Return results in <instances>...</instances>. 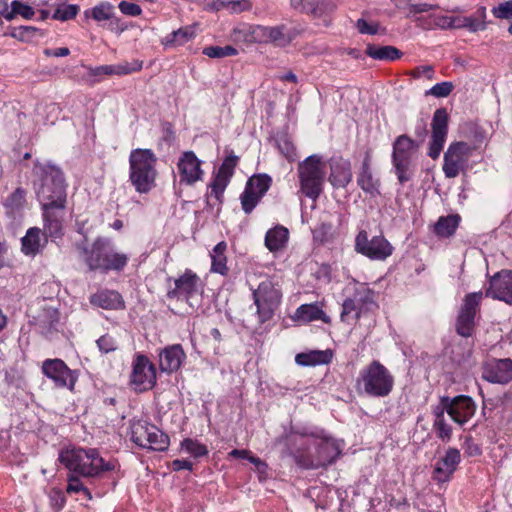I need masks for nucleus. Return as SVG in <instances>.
Segmentation results:
<instances>
[{"instance_id":"nucleus-1","label":"nucleus","mask_w":512,"mask_h":512,"mask_svg":"<svg viewBox=\"0 0 512 512\" xmlns=\"http://www.w3.org/2000/svg\"><path fill=\"white\" fill-rule=\"evenodd\" d=\"M33 175V188L41 208H66L67 185L61 169L49 163L36 162Z\"/></svg>"},{"instance_id":"nucleus-2","label":"nucleus","mask_w":512,"mask_h":512,"mask_svg":"<svg viewBox=\"0 0 512 512\" xmlns=\"http://www.w3.org/2000/svg\"><path fill=\"white\" fill-rule=\"evenodd\" d=\"M59 461L83 478H98L104 472L115 469L114 461H106L95 448L72 447L60 451Z\"/></svg>"},{"instance_id":"nucleus-3","label":"nucleus","mask_w":512,"mask_h":512,"mask_svg":"<svg viewBox=\"0 0 512 512\" xmlns=\"http://www.w3.org/2000/svg\"><path fill=\"white\" fill-rule=\"evenodd\" d=\"M80 259L89 271L107 273L111 270L121 271L127 265L128 257L115 252L112 242L106 237H97L91 245L77 244Z\"/></svg>"},{"instance_id":"nucleus-4","label":"nucleus","mask_w":512,"mask_h":512,"mask_svg":"<svg viewBox=\"0 0 512 512\" xmlns=\"http://www.w3.org/2000/svg\"><path fill=\"white\" fill-rule=\"evenodd\" d=\"M157 157L151 149L137 148L129 156V179L138 193H148L156 185Z\"/></svg>"},{"instance_id":"nucleus-5","label":"nucleus","mask_w":512,"mask_h":512,"mask_svg":"<svg viewBox=\"0 0 512 512\" xmlns=\"http://www.w3.org/2000/svg\"><path fill=\"white\" fill-rule=\"evenodd\" d=\"M393 385L394 378L389 370L374 360L360 371L355 387L359 394L386 397L392 391Z\"/></svg>"},{"instance_id":"nucleus-6","label":"nucleus","mask_w":512,"mask_h":512,"mask_svg":"<svg viewBox=\"0 0 512 512\" xmlns=\"http://www.w3.org/2000/svg\"><path fill=\"white\" fill-rule=\"evenodd\" d=\"M300 192L306 197L316 200L323 191L326 176V165L322 157L314 154L300 162L297 167Z\"/></svg>"},{"instance_id":"nucleus-7","label":"nucleus","mask_w":512,"mask_h":512,"mask_svg":"<svg viewBox=\"0 0 512 512\" xmlns=\"http://www.w3.org/2000/svg\"><path fill=\"white\" fill-rule=\"evenodd\" d=\"M252 295L259 321L264 323L270 320L282 299L281 287L276 277H264L257 288L253 289Z\"/></svg>"},{"instance_id":"nucleus-8","label":"nucleus","mask_w":512,"mask_h":512,"mask_svg":"<svg viewBox=\"0 0 512 512\" xmlns=\"http://www.w3.org/2000/svg\"><path fill=\"white\" fill-rule=\"evenodd\" d=\"M420 148V142L402 134L393 142L392 164L401 184L408 182L413 175V157Z\"/></svg>"},{"instance_id":"nucleus-9","label":"nucleus","mask_w":512,"mask_h":512,"mask_svg":"<svg viewBox=\"0 0 512 512\" xmlns=\"http://www.w3.org/2000/svg\"><path fill=\"white\" fill-rule=\"evenodd\" d=\"M311 435L320 440L315 458L306 459L295 455L296 463L305 469H316L332 464L341 453V447L338 441L328 436L323 430L312 433Z\"/></svg>"},{"instance_id":"nucleus-10","label":"nucleus","mask_w":512,"mask_h":512,"mask_svg":"<svg viewBox=\"0 0 512 512\" xmlns=\"http://www.w3.org/2000/svg\"><path fill=\"white\" fill-rule=\"evenodd\" d=\"M131 440L142 448L165 451L169 447V437L157 426L137 421L131 426Z\"/></svg>"},{"instance_id":"nucleus-11","label":"nucleus","mask_w":512,"mask_h":512,"mask_svg":"<svg viewBox=\"0 0 512 512\" xmlns=\"http://www.w3.org/2000/svg\"><path fill=\"white\" fill-rule=\"evenodd\" d=\"M131 366L129 383L133 389L137 392H146L153 389L157 383V372L150 359L144 354L137 353Z\"/></svg>"},{"instance_id":"nucleus-12","label":"nucleus","mask_w":512,"mask_h":512,"mask_svg":"<svg viewBox=\"0 0 512 512\" xmlns=\"http://www.w3.org/2000/svg\"><path fill=\"white\" fill-rule=\"evenodd\" d=\"M471 155V147L466 142H453L444 153L442 170L446 178H456L465 173Z\"/></svg>"},{"instance_id":"nucleus-13","label":"nucleus","mask_w":512,"mask_h":512,"mask_svg":"<svg viewBox=\"0 0 512 512\" xmlns=\"http://www.w3.org/2000/svg\"><path fill=\"white\" fill-rule=\"evenodd\" d=\"M355 250L371 260L384 261L393 253V246L383 236H373L371 239L365 230H361L355 238Z\"/></svg>"},{"instance_id":"nucleus-14","label":"nucleus","mask_w":512,"mask_h":512,"mask_svg":"<svg viewBox=\"0 0 512 512\" xmlns=\"http://www.w3.org/2000/svg\"><path fill=\"white\" fill-rule=\"evenodd\" d=\"M483 299L481 291L467 294L461 305L456 321V332L462 337H470L474 332L475 317L480 310Z\"/></svg>"},{"instance_id":"nucleus-15","label":"nucleus","mask_w":512,"mask_h":512,"mask_svg":"<svg viewBox=\"0 0 512 512\" xmlns=\"http://www.w3.org/2000/svg\"><path fill=\"white\" fill-rule=\"evenodd\" d=\"M42 373L49 378L57 388H67L72 391L78 380V373L71 370L66 363L58 358L46 359L42 363Z\"/></svg>"},{"instance_id":"nucleus-16","label":"nucleus","mask_w":512,"mask_h":512,"mask_svg":"<svg viewBox=\"0 0 512 512\" xmlns=\"http://www.w3.org/2000/svg\"><path fill=\"white\" fill-rule=\"evenodd\" d=\"M448 121L449 117L446 109H437L432 118V135L429 143L428 156L433 160L440 156V153L446 142L448 133Z\"/></svg>"},{"instance_id":"nucleus-17","label":"nucleus","mask_w":512,"mask_h":512,"mask_svg":"<svg viewBox=\"0 0 512 512\" xmlns=\"http://www.w3.org/2000/svg\"><path fill=\"white\" fill-rule=\"evenodd\" d=\"M481 377L483 380L493 383L506 385L512 381V359L486 360L481 367Z\"/></svg>"},{"instance_id":"nucleus-18","label":"nucleus","mask_w":512,"mask_h":512,"mask_svg":"<svg viewBox=\"0 0 512 512\" xmlns=\"http://www.w3.org/2000/svg\"><path fill=\"white\" fill-rule=\"evenodd\" d=\"M200 278L192 270L187 269L181 276L174 280L175 287L167 292L169 299H182L187 303L201 292Z\"/></svg>"},{"instance_id":"nucleus-19","label":"nucleus","mask_w":512,"mask_h":512,"mask_svg":"<svg viewBox=\"0 0 512 512\" xmlns=\"http://www.w3.org/2000/svg\"><path fill=\"white\" fill-rule=\"evenodd\" d=\"M260 36V43L272 44L275 47L284 48L299 35V30L285 24L276 26H263L257 30Z\"/></svg>"},{"instance_id":"nucleus-20","label":"nucleus","mask_w":512,"mask_h":512,"mask_svg":"<svg viewBox=\"0 0 512 512\" xmlns=\"http://www.w3.org/2000/svg\"><path fill=\"white\" fill-rule=\"evenodd\" d=\"M485 296L512 305V271L501 270L493 275Z\"/></svg>"},{"instance_id":"nucleus-21","label":"nucleus","mask_w":512,"mask_h":512,"mask_svg":"<svg viewBox=\"0 0 512 512\" xmlns=\"http://www.w3.org/2000/svg\"><path fill=\"white\" fill-rule=\"evenodd\" d=\"M291 5L314 19L322 20L325 25L330 24L329 17L336 10L331 0H291Z\"/></svg>"},{"instance_id":"nucleus-22","label":"nucleus","mask_w":512,"mask_h":512,"mask_svg":"<svg viewBox=\"0 0 512 512\" xmlns=\"http://www.w3.org/2000/svg\"><path fill=\"white\" fill-rule=\"evenodd\" d=\"M201 164L202 162L193 151L183 152L177 163L180 183L193 185L202 180L204 172L201 169Z\"/></svg>"},{"instance_id":"nucleus-23","label":"nucleus","mask_w":512,"mask_h":512,"mask_svg":"<svg viewBox=\"0 0 512 512\" xmlns=\"http://www.w3.org/2000/svg\"><path fill=\"white\" fill-rule=\"evenodd\" d=\"M64 210L65 208H42L43 236L53 242L61 240L64 235Z\"/></svg>"},{"instance_id":"nucleus-24","label":"nucleus","mask_w":512,"mask_h":512,"mask_svg":"<svg viewBox=\"0 0 512 512\" xmlns=\"http://www.w3.org/2000/svg\"><path fill=\"white\" fill-rule=\"evenodd\" d=\"M376 306L373 293L369 289H364L363 293L357 291L354 298L346 299L342 304L341 321L346 322L351 314L355 319H359L364 312L371 307Z\"/></svg>"},{"instance_id":"nucleus-25","label":"nucleus","mask_w":512,"mask_h":512,"mask_svg":"<svg viewBox=\"0 0 512 512\" xmlns=\"http://www.w3.org/2000/svg\"><path fill=\"white\" fill-rule=\"evenodd\" d=\"M444 401L450 403L448 415L459 425L468 422L475 414L476 404L469 396L458 395L453 398L444 396Z\"/></svg>"},{"instance_id":"nucleus-26","label":"nucleus","mask_w":512,"mask_h":512,"mask_svg":"<svg viewBox=\"0 0 512 512\" xmlns=\"http://www.w3.org/2000/svg\"><path fill=\"white\" fill-rule=\"evenodd\" d=\"M461 460L458 449L448 448L445 455L439 459L434 467L432 479L438 484L448 482L457 469Z\"/></svg>"},{"instance_id":"nucleus-27","label":"nucleus","mask_w":512,"mask_h":512,"mask_svg":"<svg viewBox=\"0 0 512 512\" xmlns=\"http://www.w3.org/2000/svg\"><path fill=\"white\" fill-rule=\"evenodd\" d=\"M158 356L160 370L168 374L178 371L186 358L180 344L169 345L161 349Z\"/></svg>"},{"instance_id":"nucleus-28","label":"nucleus","mask_w":512,"mask_h":512,"mask_svg":"<svg viewBox=\"0 0 512 512\" xmlns=\"http://www.w3.org/2000/svg\"><path fill=\"white\" fill-rule=\"evenodd\" d=\"M352 180L351 164L342 157H334L330 160L329 181L335 188H344Z\"/></svg>"},{"instance_id":"nucleus-29","label":"nucleus","mask_w":512,"mask_h":512,"mask_svg":"<svg viewBox=\"0 0 512 512\" xmlns=\"http://www.w3.org/2000/svg\"><path fill=\"white\" fill-rule=\"evenodd\" d=\"M142 67V61L133 60L131 62H122L115 65H102L94 68L90 67L89 75L94 77L102 75H127L140 71Z\"/></svg>"},{"instance_id":"nucleus-30","label":"nucleus","mask_w":512,"mask_h":512,"mask_svg":"<svg viewBox=\"0 0 512 512\" xmlns=\"http://www.w3.org/2000/svg\"><path fill=\"white\" fill-rule=\"evenodd\" d=\"M46 243L47 239L43 236L40 228H29L21 239L22 252L27 256H35L45 247Z\"/></svg>"},{"instance_id":"nucleus-31","label":"nucleus","mask_w":512,"mask_h":512,"mask_svg":"<svg viewBox=\"0 0 512 512\" xmlns=\"http://www.w3.org/2000/svg\"><path fill=\"white\" fill-rule=\"evenodd\" d=\"M90 303L107 310L124 308L122 296L114 290H101L90 296Z\"/></svg>"},{"instance_id":"nucleus-32","label":"nucleus","mask_w":512,"mask_h":512,"mask_svg":"<svg viewBox=\"0 0 512 512\" xmlns=\"http://www.w3.org/2000/svg\"><path fill=\"white\" fill-rule=\"evenodd\" d=\"M357 184L365 193L369 194L370 196L379 194L380 181L378 178L374 177L372 173L368 156L362 162L360 172L357 176Z\"/></svg>"},{"instance_id":"nucleus-33","label":"nucleus","mask_w":512,"mask_h":512,"mask_svg":"<svg viewBox=\"0 0 512 512\" xmlns=\"http://www.w3.org/2000/svg\"><path fill=\"white\" fill-rule=\"evenodd\" d=\"M294 319L305 323L322 320L324 323H330V317L316 303L303 304L295 311Z\"/></svg>"},{"instance_id":"nucleus-34","label":"nucleus","mask_w":512,"mask_h":512,"mask_svg":"<svg viewBox=\"0 0 512 512\" xmlns=\"http://www.w3.org/2000/svg\"><path fill=\"white\" fill-rule=\"evenodd\" d=\"M333 357L331 350H312L299 353L295 357V362L300 366H316L328 364Z\"/></svg>"},{"instance_id":"nucleus-35","label":"nucleus","mask_w":512,"mask_h":512,"mask_svg":"<svg viewBox=\"0 0 512 512\" xmlns=\"http://www.w3.org/2000/svg\"><path fill=\"white\" fill-rule=\"evenodd\" d=\"M261 25L240 24L233 28L231 39L236 43H260V36L257 35Z\"/></svg>"},{"instance_id":"nucleus-36","label":"nucleus","mask_w":512,"mask_h":512,"mask_svg":"<svg viewBox=\"0 0 512 512\" xmlns=\"http://www.w3.org/2000/svg\"><path fill=\"white\" fill-rule=\"evenodd\" d=\"M288 229L283 226H276L267 231L265 245L271 252L282 249L288 240Z\"/></svg>"},{"instance_id":"nucleus-37","label":"nucleus","mask_w":512,"mask_h":512,"mask_svg":"<svg viewBox=\"0 0 512 512\" xmlns=\"http://www.w3.org/2000/svg\"><path fill=\"white\" fill-rule=\"evenodd\" d=\"M460 216L448 215L442 216L434 225V232L437 236L442 238H448L452 236L459 226Z\"/></svg>"},{"instance_id":"nucleus-38","label":"nucleus","mask_w":512,"mask_h":512,"mask_svg":"<svg viewBox=\"0 0 512 512\" xmlns=\"http://www.w3.org/2000/svg\"><path fill=\"white\" fill-rule=\"evenodd\" d=\"M26 204V190L22 187L16 188L3 202L8 215H15L20 212Z\"/></svg>"},{"instance_id":"nucleus-39","label":"nucleus","mask_w":512,"mask_h":512,"mask_svg":"<svg viewBox=\"0 0 512 512\" xmlns=\"http://www.w3.org/2000/svg\"><path fill=\"white\" fill-rule=\"evenodd\" d=\"M366 54L376 60L394 61L402 55L401 51L394 46L368 45Z\"/></svg>"},{"instance_id":"nucleus-40","label":"nucleus","mask_w":512,"mask_h":512,"mask_svg":"<svg viewBox=\"0 0 512 512\" xmlns=\"http://www.w3.org/2000/svg\"><path fill=\"white\" fill-rule=\"evenodd\" d=\"M227 248V244L224 241L219 242L212 250L211 259V271L215 273H219L221 275H225L228 271L227 268V258L225 256V251Z\"/></svg>"},{"instance_id":"nucleus-41","label":"nucleus","mask_w":512,"mask_h":512,"mask_svg":"<svg viewBox=\"0 0 512 512\" xmlns=\"http://www.w3.org/2000/svg\"><path fill=\"white\" fill-rule=\"evenodd\" d=\"M272 178L267 174H258L249 178L245 188L252 190L254 193L263 197L269 190Z\"/></svg>"},{"instance_id":"nucleus-42","label":"nucleus","mask_w":512,"mask_h":512,"mask_svg":"<svg viewBox=\"0 0 512 512\" xmlns=\"http://www.w3.org/2000/svg\"><path fill=\"white\" fill-rule=\"evenodd\" d=\"M447 26L457 28H468L470 31H478L485 29V23L478 21L473 17H457L452 19H446Z\"/></svg>"},{"instance_id":"nucleus-43","label":"nucleus","mask_w":512,"mask_h":512,"mask_svg":"<svg viewBox=\"0 0 512 512\" xmlns=\"http://www.w3.org/2000/svg\"><path fill=\"white\" fill-rule=\"evenodd\" d=\"M181 449L189 453L195 458L203 457L208 455V449L206 445L200 443L196 439L185 438L181 444Z\"/></svg>"},{"instance_id":"nucleus-44","label":"nucleus","mask_w":512,"mask_h":512,"mask_svg":"<svg viewBox=\"0 0 512 512\" xmlns=\"http://www.w3.org/2000/svg\"><path fill=\"white\" fill-rule=\"evenodd\" d=\"M230 179L231 178H229L227 176L216 173L213 181L211 182V184L209 186L211 189L210 196L214 197L217 201H219L221 203L223 200L224 191H225L227 185L229 184Z\"/></svg>"},{"instance_id":"nucleus-45","label":"nucleus","mask_w":512,"mask_h":512,"mask_svg":"<svg viewBox=\"0 0 512 512\" xmlns=\"http://www.w3.org/2000/svg\"><path fill=\"white\" fill-rule=\"evenodd\" d=\"M34 14L35 12L31 6L24 4L19 0H14L11 2V9L9 14L6 16V20L11 21L16 17V15H21L25 19H31Z\"/></svg>"},{"instance_id":"nucleus-46","label":"nucleus","mask_w":512,"mask_h":512,"mask_svg":"<svg viewBox=\"0 0 512 512\" xmlns=\"http://www.w3.org/2000/svg\"><path fill=\"white\" fill-rule=\"evenodd\" d=\"M229 456L233 458H241L246 459L252 464H254L257 470L261 473H265L267 469V464L262 461L260 458L251 454L249 450L246 449H233L229 452Z\"/></svg>"},{"instance_id":"nucleus-47","label":"nucleus","mask_w":512,"mask_h":512,"mask_svg":"<svg viewBox=\"0 0 512 512\" xmlns=\"http://www.w3.org/2000/svg\"><path fill=\"white\" fill-rule=\"evenodd\" d=\"M202 53L210 58H224L229 56H235L238 54V51L236 48L230 45L224 47L208 46L203 49Z\"/></svg>"},{"instance_id":"nucleus-48","label":"nucleus","mask_w":512,"mask_h":512,"mask_svg":"<svg viewBox=\"0 0 512 512\" xmlns=\"http://www.w3.org/2000/svg\"><path fill=\"white\" fill-rule=\"evenodd\" d=\"M261 198L262 197L254 193L252 190L245 188L240 196L243 211L246 214H250L253 211V209L257 206V204L260 202Z\"/></svg>"},{"instance_id":"nucleus-49","label":"nucleus","mask_w":512,"mask_h":512,"mask_svg":"<svg viewBox=\"0 0 512 512\" xmlns=\"http://www.w3.org/2000/svg\"><path fill=\"white\" fill-rule=\"evenodd\" d=\"M79 12V6L75 4H67L59 6L53 13L52 18L59 21H67L74 19Z\"/></svg>"},{"instance_id":"nucleus-50","label":"nucleus","mask_w":512,"mask_h":512,"mask_svg":"<svg viewBox=\"0 0 512 512\" xmlns=\"http://www.w3.org/2000/svg\"><path fill=\"white\" fill-rule=\"evenodd\" d=\"M80 477L81 476L70 472V474L67 477L68 485H67L66 491H67V493H70V494L82 492V493H84L85 496H87L89 499H91L92 498L91 492L89 491V489L87 487H85L83 485L82 481L80 480Z\"/></svg>"},{"instance_id":"nucleus-51","label":"nucleus","mask_w":512,"mask_h":512,"mask_svg":"<svg viewBox=\"0 0 512 512\" xmlns=\"http://www.w3.org/2000/svg\"><path fill=\"white\" fill-rule=\"evenodd\" d=\"M276 145L289 161H293L296 157L295 147L287 135H280L276 138Z\"/></svg>"},{"instance_id":"nucleus-52","label":"nucleus","mask_w":512,"mask_h":512,"mask_svg":"<svg viewBox=\"0 0 512 512\" xmlns=\"http://www.w3.org/2000/svg\"><path fill=\"white\" fill-rule=\"evenodd\" d=\"M219 6L228 10L230 13H241L252 8V4L249 0L222 1Z\"/></svg>"},{"instance_id":"nucleus-53","label":"nucleus","mask_w":512,"mask_h":512,"mask_svg":"<svg viewBox=\"0 0 512 512\" xmlns=\"http://www.w3.org/2000/svg\"><path fill=\"white\" fill-rule=\"evenodd\" d=\"M433 429L436 435L443 442H449L452 437V428L447 423L446 419H439L433 421Z\"/></svg>"},{"instance_id":"nucleus-54","label":"nucleus","mask_w":512,"mask_h":512,"mask_svg":"<svg viewBox=\"0 0 512 512\" xmlns=\"http://www.w3.org/2000/svg\"><path fill=\"white\" fill-rule=\"evenodd\" d=\"M170 37V42L177 45H183L195 37V31L192 27H184L172 32Z\"/></svg>"},{"instance_id":"nucleus-55","label":"nucleus","mask_w":512,"mask_h":512,"mask_svg":"<svg viewBox=\"0 0 512 512\" xmlns=\"http://www.w3.org/2000/svg\"><path fill=\"white\" fill-rule=\"evenodd\" d=\"M454 89V84L449 81H444L435 84L428 91H426V95H432L436 98H445L450 95V93Z\"/></svg>"},{"instance_id":"nucleus-56","label":"nucleus","mask_w":512,"mask_h":512,"mask_svg":"<svg viewBox=\"0 0 512 512\" xmlns=\"http://www.w3.org/2000/svg\"><path fill=\"white\" fill-rule=\"evenodd\" d=\"M113 6L110 3L103 2L91 10V16L96 21L109 20L112 17Z\"/></svg>"},{"instance_id":"nucleus-57","label":"nucleus","mask_w":512,"mask_h":512,"mask_svg":"<svg viewBox=\"0 0 512 512\" xmlns=\"http://www.w3.org/2000/svg\"><path fill=\"white\" fill-rule=\"evenodd\" d=\"M239 158L235 155H229L227 156L221 166L219 167L217 173L227 176L231 178L234 174V169L237 166Z\"/></svg>"},{"instance_id":"nucleus-58","label":"nucleus","mask_w":512,"mask_h":512,"mask_svg":"<svg viewBox=\"0 0 512 512\" xmlns=\"http://www.w3.org/2000/svg\"><path fill=\"white\" fill-rule=\"evenodd\" d=\"M492 14L498 19L512 18V0L500 3L492 9Z\"/></svg>"},{"instance_id":"nucleus-59","label":"nucleus","mask_w":512,"mask_h":512,"mask_svg":"<svg viewBox=\"0 0 512 512\" xmlns=\"http://www.w3.org/2000/svg\"><path fill=\"white\" fill-rule=\"evenodd\" d=\"M97 346L102 353L113 352L117 349L116 340L109 334L101 336L97 341Z\"/></svg>"},{"instance_id":"nucleus-60","label":"nucleus","mask_w":512,"mask_h":512,"mask_svg":"<svg viewBox=\"0 0 512 512\" xmlns=\"http://www.w3.org/2000/svg\"><path fill=\"white\" fill-rule=\"evenodd\" d=\"M409 75L415 79H419V78L425 76L427 79L432 80L435 76V71H434L433 66H431V65L418 66V67L414 68L409 73Z\"/></svg>"},{"instance_id":"nucleus-61","label":"nucleus","mask_w":512,"mask_h":512,"mask_svg":"<svg viewBox=\"0 0 512 512\" xmlns=\"http://www.w3.org/2000/svg\"><path fill=\"white\" fill-rule=\"evenodd\" d=\"M35 32L36 28L32 26H20L11 32V36L20 41H26L28 38L33 36Z\"/></svg>"},{"instance_id":"nucleus-62","label":"nucleus","mask_w":512,"mask_h":512,"mask_svg":"<svg viewBox=\"0 0 512 512\" xmlns=\"http://www.w3.org/2000/svg\"><path fill=\"white\" fill-rule=\"evenodd\" d=\"M119 10L128 16H139L142 13V9L138 4L131 3L128 1H121L119 3Z\"/></svg>"},{"instance_id":"nucleus-63","label":"nucleus","mask_w":512,"mask_h":512,"mask_svg":"<svg viewBox=\"0 0 512 512\" xmlns=\"http://www.w3.org/2000/svg\"><path fill=\"white\" fill-rule=\"evenodd\" d=\"M356 27L361 34L375 35L378 32V24L368 23L365 19H358Z\"/></svg>"},{"instance_id":"nucleus-64","label":"nucleus","mask_w":512,"mask_h":512,"mask_svg":"<svg viewBox=\"0 0 512 512\" xmlns=\"http://www.w3.org/2000/svg\"><path fill=\"white\" fill-rule=\"evenodd\" d=\"M450 403L444 401V396L440 398V402L438 405L434 406L432 409V414L434 416V420L445 419L444 414L449 411Z\"/></svg>"}]
</instances>
